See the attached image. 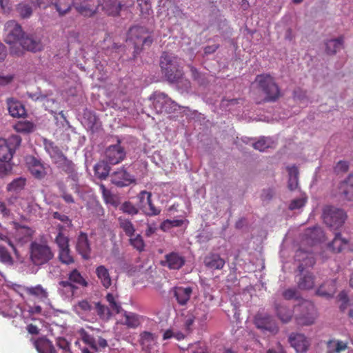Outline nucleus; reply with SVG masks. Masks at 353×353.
<instances>
[{
	"instance_id": "f257e3e1",
	"label": "nucleus",
	"mask_w": 353,
	"mask_h": 353,
	"mask_svg": "<svg viewBox=\"0 0 353 353\" xmlns=\"http://www.w3.org/2000/svg\"><path fill=\"white\" fill-rule=\"evenodd\" d=\"M160 67L163 75L170 83H182L186 88L190 86V82L184 77L180 59L176 56L163 52L160 58Z\"/></svg>"
},
{
	"instance_id": "f03ea898",
	"label": "nucleus",
	"mask_w": 353,
	"mask_h": 353,
	"mask_svg": "<svg viewBox=\"0 0 353 353\" xmlns=\"http://www.w3.org/2000/svg\"><path fill=\"white\" fill-rule=\"evenodd\" d=\"M256 81L259 89L265 94V102H275L281 97V90L274 79L268 74L257 75Z\"/></svg>"
},
{
	"instance_id": "7ed1b4c3",
	"label": "nucleus",
	"mask_w": 353,
	"mask_h": 353,
	"mask_svg": "<svg viewBox=\"0 0 353 353\" xmlns=\"http://www.w3.org/2000/svg\"><path fill=\"white\" fill-rule=\"evenodd\" d=\"M30 252V259L35 265L46 264L54 257V253L46 242L32 241Z\"/></svg>"
},
{
	"instance_id": "20e7f679",
	"label": "nucleus",
	"mask_w": 353,
	"mask_h": 353,
	"mask_svg": "<svg viewBox=\"0 0 353 353\" xmlns=\"http://www.w3.org/2000/svg\"><path fill=\"white\" fill-rule=\"evenodd\" d=\"M323 219L325 224L331 230L337 231L343 225L347 215L342 209L326 206L323 211Z\"/></svg>"
},
{
	"instance_id": "39448f33",
	"label": "nucleus",
	"mask_w": 353,
	"mask_h": 353,
	"mask_svg": "<svg viewBox=\"0 0 353 353\" xmlns=\"http://www.w3.org/2000/svg\"><path fill=\"white\" fill-rule=\"evenodd\" d=\"M295 311V320L299 325H312L317 317L315 306L310 301L302 302L296 307Z\"/></svg>"
},
{
	"instance_id": "423d86ee",
	"label": "nucleus",
	"mask_w": 353,
	"mask_h": 353,
	"mask_svg": "<svg viewBox=\"0 0 353 353\" xmlns=\"http://www.w3.org/2000/svg\"><path fill=\"white\" fill-rule=\"evenodd\" d=\"M128 40L133 43L137 50L144 46H150L153 42V38L149 33L148 29L140 26H135L130 28Z\"/></svg>"
},
{
	"instance_id": "0eeeda50",
	"label": "nucleus",
	"mask_w": 353,
	"mask_h": 353,
	"mask_svg": "<svg viewBox=\"0 0 353 353\" xmlns=\"http://www.w3.org/2000/svg\"><path fill=\"white\" fill-rule=\"evenodd\" d=\"M151 99H153V105L158 112L170 113L176 110V103L163 92H155Z\"/></svg>"
},
{
	"instance_id": "6e6552de",
	"label": "nucleus",
	"mask_w": 353,
	"mask_h": 353,
	"mask_svg": "<svg viewBox=\"0 0 353 353\" xmlns=\"http://www.w3.org/2000/svg\"><path fill=\"white\" fill-rule=\"evenodd\" d=\"M4 31L5 41L9 44L21 43L24 37L21 26L15 21H8L5 25Z\"/></svg>"
},
{
	"instance_id": "1a4fd4ad",
	"label": "nucleus",
	"mask_w": 353,
	"mask_h": 353,
	"mask_svg": "<svg viewBox=\"0 0 353 353\" xmlns=\"http://www.w3.org/2000/svg\"><path fill=\"white\" fill-rule=\"evenodd\" d=\"M105 154L110 164L116 165L125 159L126 152L125 148L121 145V141L119 140L117 144L111 145L106 148Z\"/></svg>"
},
{
	"instance_id": "9d476101",
	"label": "nucleus",
	"mask_w": 353,
	"mask_h": 353,
	"mask_svg": "<svg viewBox=\"0 0 353 353\" xmlns=\"http://www.w3.org/2000/svg\"><path fill=\"white\" fill-rule=\"evenodd\" d=\"M307 264L308 262L302 263L298 267L300 274L297 286L300 290H310L314 285V276L312 272L305 271L304 265Z\"/></svg>"
},
{
	"instance_id": "9b49d317",
	"label": "nucleus",
	"mask_w": 353,
	"mask_h": 353,
	"mask_svg": "<svg viewBox=\"0 0 353 353\" xmlns=\"http://www.w3.org/2000/svg\"><path fill=\"white\" fill-rule=\"evenodd\" d=\"M111 182L118 187L128 186L134 180L132 176L121 167L110 174Z\"/></svg>"
},
{
	"instance_id": "f8f14e48",
	"label": "nucleus",
	"mask_w": 353,
	"mask_h": 353,
	"mask_svg": "<svg viewBox=\"0 0 353 353\" xmlns=\"http://www.w3.org/2000/svg\"><path fill=\"white\" fill-rule=\"evenodd\" d=\"M185 257L178 252H172L165 255L164 260L161 261V265L170 270H179L185 264Z\"/></svg>"
},
{
	"instance_id": "ddd939ff",
	"label": "nucleus",
	"mask_w": 353,
	"mask_h": 353,
	"mask_svg": "<svg viewBox=\"0 0 353 353\" xmlns=\"http://www.w3.org/2000/svg\"><path fill=\"white\" fill-rule=\"evenodd\" d=\"M56 165L58 169L68 175V177L71 179L72 181H77L79 180L77 168L72 161L65 157L64 158H62L61 161H59Z\"/></svg>"
},
{
	"instance_id": "4468645a",
	"label": "nucleus",
	"mask_w": 353,
	"mask_h": 353,
	"mask_svg": "<svg viewBox=\"0 0 353 353\" xmlns=\"http://www.w3.org/2000/svg\"><path fill=\"white\" fill-rule=\"evenodd\" d=\"M255 325L257 328L267 331L272 334H275L279 331V327L276 323L269 315L256 316L255 318Z\"/></svg>"
},
{
	"instance_id": "2eb2a0df",
	"label": "nucleus",
	"mask_w": 353,
	"mask_h": 353,
	"mask_svg": "<svg viewBox=\"0 0 353 353\" xmlns=\"http://www.w3.org/2000/svg\"><path fill=\"white\" fill-rule=\"evenodd\" d=\"M76 248L77 251L81 255L83 259H88L90 258L91 248L86 233L83 232H79L77 239Z\"/></svg>"
},
{
	"instance_id": "dca6fc26",
	"label": "nucleus",
	"mask_w": 353,
	"mask_h": 353,
	"mask_svg": "<svg viewBox=\"0 0 353 353\" xmlns=\"http://www.w3.org/2000/svg\"><path fill=\"white\" fill-rule=\"evenodd\" d=\"M339 195L342 200L353 201V174H350L339 188Z\"/></svg>"
},
{
	"instance_id": "f3484780",
	"label": "nucleus",
	"mask_w": 353,
	"mask_h": 353,
	"mask_svg": "<svg viewBox=\"0 0 353 353\" xmlns=\"http://www.w3.org/2000/svg\"><path fill=\"white\" fill-rule=\"evenodd\" d=\"M289 342L298 353L305 352L310 345L308 340L302 334H291L289 336Z\"/></svg>"
},
{
	"instance_id": "a211bd4d",
	"label": "nucleus",
	"mask_w": 353,
	"mask_h": 353,
	"mask_svg": "<svg viewBox=\"0 0 353 353\" xmlns=\"http://www.w3.org/2000/svg\"><path fill=\"white\" fill-rule=\"evenodd\" d=\"M20 45L23 48L32 52L40 51L43 48L41 39L32 34L24 36L21 40Z\"/></svg>"
},
{
	"instance_id": "6ab92c4d",
	"label": "nucleus",
	"mask_w": 353,
	"mask_h": 353,
	"mask_svg": "<svg viewBox=\"0 0 353 353\" xmlns=\"http://www.w3.org/2000/svg\"><path fill=\"white\" fill-rule=\"evenodd\" d=\"M8 110L12 117H22L26 115V112L22 103L14 98H8L6 100Z\"/></svg>"
},
{
	"instance_id": "aec40b11",
	"label": "nucleus",
	"mask_w": 353,
	"mask_h": 353,
	"mask_svg": "<svg viewBox=\"0 0 353 353\" xmlns=\"http://www.w3.org/2000/svg\"><path fill=\"white\" fill-rule=\"evenodd\" d=\"M27 163L30 173L37 179H41L46 176V171L43 164L34 157H30Z\"/></svg>"
},
{
	"instance_id": "412c9836",
	"label": "nucleus",
	"mask_w": 353,
	"mask_h": 353,
	"mask_svg": "<svg viewBox=\"0 0 353 353\" xmlns=\"http://www.w3.org/2000/svg\"><path fill=\"white\" fill-rule=\"evenodd\" d=\"M173 292L177 303L180 305H185L190 299L192 288L191 287H175Z\"/></svg>"
},
{
	"instance_id": "4be33fe9",
	"label": "nucleus",
	"mask_w": 353,
	"mask_h": 353,
	"mask_svg": "<svg viewBox=\"0 0 353 353\" xmlns=\"http://www.w3.org/2000/svg\"><path fill=\"white\" fill-rule=\"evenodd\" d=\"M334 234V238L327 245V248L333 253H339L348 244L349 241L347 239L342 238L339 232H336Z\"/></svg>"
},
{
	"instance_id": "5701e85b",
	"label": "nucleus",
	"mask_w": 353,
	"mask_h": 353,
	"mask_svg": "<svg viewBox=\"0 0 353 353\" xmlns=\"http://www.w3.org/2000/svg\"><path fill=\"white\" fill-rule=\"evenodd\" d=\"M336 291V282L335 280L327 281L321 285L316 290V294L325 297L330 298L334 296Z\"/></svg>"
},
{
	"instance_id": "b1692460",
	"label": "nucleus",
	"mask_w": 353,
	"mask_h": 353,
	"mask_svg": "<svg viewBox=\"0 0 353 353\" xmlns=\"http://www.w3.org/2000/svg\"><path fill=\"white\" fill-rule=\"evenodd\" d=\"M95 273L101 284L108 289L112 285V279L109 270L103 265H100L96 268Z\"/></svg>"
},
{
	"instance_id": "393cba45",
	"label": "nucleus",
	"mask_w": 353,
	"mask_h": 353,
	"mask_svg": "<svg viewBox=\"0 0 353 353\" xmlns=\"http://www.w3.org/2000/svg\"><path fill=\"white\" fill-rule=\"evenodd\" d=\"M204 263L209 269L221 270L225 265V261L219 254H212L205 258Z\"/></svg>"
},
{
	"instance_id": "a878e982",
	"label": "nucleus",
	"mask_w": 353,
	"mask_h": 353,
	"mask_svg": "<svg viewBox=\"0 0 353 353\" xmlns=\"http://www.w3.org/2000/svg\"><path fill=\"white\" fill-rule=\"evenodd\" d=\"M34 345L38 353H57L53 344L48 339L39 338L34 341Z\"/></svg>"
},
{
	"instance_id": "bb28decb",
	"label": "nucleus",
	"mask_w": 353,
	"mask_h": 353,
	"mask_svg": "<svg viewBox=\"0 0 353 353\" xmlns=\"http://www.w3.org/2000/svg\"><path fill=\"white\" fill-rule=\"evenodd\" d=\"M344 37L341 36L336 39L325 41V51L328 54H335L340 49L343 48Z\"/></svg>"
},
{
	"instance_id": "cd10ccee",
	"label": "nucleus",
	"mask_w": 353,
	"mask_h": 353,
	"mask_svg": "<svg viewBox=\"0 0 353 353\" xmlns=\"http://www.w3.org/2000/svg\"><path fill=\"white\" fill-rule=\"evenodd\" d=\"M274 307L278 318L283 323H286L291 321L293 312L290 308L279 303H275Z\"/></svg>"
},
{
	"instance_id": "c85d7f7f",
	"label": "nucleus",
	"mask_w": 353,
	"mask_h": 353,
	"mask_svg": "<svg viewBox=\"0 0 353 353\" xmlns=\"http://www.w3.org/2000/svg\"><path fill=\"white\" fill-rule=\"evenodd\" d=\"M110 167L108 162L100 161L94 166V175L101 180H105L108 176Z\"/></svg>"
},
{
	"instance_id": "c756f323",
	"label": "nucleus",
	"mask_w": 353,
	"mask_h": 353,
	"mask_svg": "<svg viewBox=\"0 0 353 353\" xmlns=\"http://www.w3.org/2000/svg\"><path fill=\"white\" fill-rule=\"evenodd\" d=\"M347 348V343L336 339L327 342V353H341Z\"/></svg>"
},
{
	"instance_id": "7c9ffc66",
	"label": "nucleus",
	"mask_w": 353,
	"mask_h": 353,
	"mask_svg": "<svg viewBox=\"0 0 353 353\" xmlns=\"http://www.w3.org/2000/svg\"><path fill=\"white\" fill-rule=\"evenodd\" d=\"M46 149L54 164L65 157L61 149L52 142L46 145Z\"/></svg>"
},
{
	"instance_id": "2f4dec72",
	"label": "nucleus",
	"mask_w": 353,
	"mask_h": 353,
	"mask_svg": "<svg viewBox=\"0 0 353 353\" xmlns=\"http://www.w3.org/2000/svg\"><path fill=\"white\" fill-rule=\"evenodd\" d=\"M14 152L7 145L5 139H0V161L8 162L13 157Z\"/></svg>"
},
{
	"instance_id": "473e14b6",
	"label": "nucleus",
	"mask_w": 353,
	"mask_h": 353,
	"mask_svg": "<svg viewBox=\"0 0 353 353\" xmlns=\"http://www.w3.org/2000/svg\"><path fill=\"white\" fill-rule=\"evenodd\" d=\"M155 336L149 332H143L140 335V344L143 351L148 352L150 347L154 343Z\"/></svg>"
},
{
	"instance_id": "72a5a7b5",
	"label": "nucleus",
	"mask_w": 353,
	"mask_h": 353,
	"mask_svg": "<svg viewBox=\"0 0 353 353\" xmlns=\"http://www.w3.org/2000/svg\"><path fill=\"white\" fill-rule=\"evenodd\" d=\"M289 173V179L288 187L291 191L294 190L298 187L299 184V171L296 166H292L288 168Z\"/></svg>"
},
{
	"instance_id": "f704fd0d",
	"label": "nucleus",
	"mask_w": 353,
	"mask_h": 353,
	"mask_svg": "<svg viewBox=\"0 0 353 353\" xmlns=\"http://www.w3.org/2000/svg\"><path fill=\"white\" fill-rule=\"evenodd\" d=\"M68 279L74 285H78L82 287H87L88 285V283L77 269H74L68 274Z\"/></svg>"
},
{
	"instance_id": "c9c22d12",
	"label": "nucleus",
	"mask_w": 353,
	"mask_h": 353,
	"mask_svg": "<svg viewBox=\"0 0 353 353\" xmlns=\"http://www.w3.org/2000/svg\"><path fill=\"white\" fill-rule=\"evenodd\" d=\"M118 221L119 227L128 236H134L135 229L132 223L129 219L120 216L118 219Z\"/></svg>"
},
{
	"instance_id": "e433bc0d",
	"label": "nucleus",
	"mask_w": 353,
	"mask_h": 353,
	"mask_svg": "<svg viewBox=\"0 0 353 353\" xmlns=\"http://www.w3.org/2000/svg\"><path fill=\"white\" fill-rule=\"evenodd\" d=\"M26 292L32 296L38 297L40 299H46L48 298V292L41 285L34 287H27L25 289Z\"/></svg>"
},
{
	"instance_id": "4c0bfd02",
	"label": "nucleus",
	"mask_w": 353,
	"mask_h": 353,
	"mask_svg": "<svg viewBox=\"0 0 353 353\" xmlns=\"http://www.w3.org/2000/svg\"><path fill=\"white\" fill-rule=\"evenodd\" d=\"M125 321L124 325L130 328H136L140 325L139 316L138 314L132 312H124Z\"/></svg>"
},
{
	"instance_id": "58836bf2",
	"label": "nucleus",
	"mask_w": 353,
	"mask_h": 353,
	"mask_svg": "<svg viewBox=\"0 0 353 353\" xmlns=\"http://www.w3.org/2000/svg\"><path fill=\"white\" fill-rule=\"evenodd\" d=\"M57 228L59 229V232L54 240L56 244L59 247V250L69 248V239L62 232L63 227L61 225H58Z\"/></svg>"
},
{
	"instance_id": "ea45409f",
	"label": "nucleus",
	"mask_w": 353,
	"mask_h": 353,
	"mask_svg": "<svg viewBox=\"0 0 353 353\" xmlns=\"http://www.w3.org/2000/svg\"><path fill=\"white\" fill-rule=\"evenodd\" d=\"M208 313V308L207 305L201 304L194 308L192 314L194 316L196 321L202 323L207 319Z\"/></svg>"
},
{
	"instance_id": "a19ab883",
	"label": "nucleus",
	"mask_w": 353,
	"mask_h": 353,
	"mask_svg": "<svg viewBox=\"0 0 353 353\" xmlns=\"http://www.w3.org/2000/svg\"><path fill=\"white\" fill-rule=\"evenodd\" d=\"M274 143L271 138L262 137L253 143V147L256 150L263 152L267 148H272Z\"/></svg>"
},
{
	"instance_id": "79ce46f5",
	"label": "nucleus",
	"mask_w": 353,
	"mask_h": 353,
	"mask_svg": "<svg viewBox=\"0 0 353 353\" xmlns=\"http://www.w3.org/2000/svg\"><path fill=\"white\" fill-rule=\"evenodd\" d=\"M34 125L28 121H18L14 125V129L21 133H29L33 131Z\"/></svg>"
},
{
	"instance_id": "37998d69",
	"label": "nucleus",
	"mask_w": 353,
	"mask_h": 353,
	"mask_svg": "<svg viewBox=\"0 0 353 353\" xmlns=\"http://www.w3.org/2000/svg\"><path fill=\"white\" fill-rule=\"evenodd\" d=\"M74 307L77 314H88L92 309L90 302L85 299L79 301Z\"/></svg>"
},
{
	"instance_id": "c03bdc74",
	"label": "nucleus",
	"mask_w": 353,
	"mask_h": 353,
	"mask_svg": "<svg viewBox=\"0 0 353 353\" xmlns=\"http://www.w3.org/2000/svg\"><path fill=\"white\" fill-rule=\"evenodd\" d=\"M81 339L82 341L86 345H89L90 348L97 351L98 347L95 339L90 334H89L85 330H81L79 332Z\"/></svg>"
},
{
	"instance_id": "a18cd8bd",
	"label": "nucleus",
	"mask_w": 353,
	"mask_h": 353,
	"mask_svg": "<svg viewBox=\"0 0 353 353\" xmlns=\"http://www.w3.org/2000/svg\"><path fill=\"white\" fill-rule=\"evenodd\" d=\"M54 5L60 15L66 14L71 8L70 0H57Z\"/></svg>"
},
{
	"instance_id": "49530a36",
	"label": "nucleus",
	"mask_w": 353,
	"mask_h": 353,
	"mask_svg": "<svg viewBox=\"0 0 353 353\" xmlns=\"http://www.w3.org/2000/svg\"><path fill=\"white\" fill-rule=\"evenodd\" d=\"M151 198L152 194L150 192L145 190L141 191L137 196L138 207L143 211L144 208H147V203H149Z\"/></svg>"
},
{
	"instance_id": "de8ad7c7",
	"label": "nucleus",
	"mask_w": 353,
	"mask_h": 353,
	"mask_svg": "<svg viewBox=\"0 0 353 353\" xmlns=\"http://www.w3.org/2000/svg\"><path fill=\"white\" fill-rule=\"evenodd\" d=\"M59 259L62 263L70 265L74 263V259L70 254V248L59 250Z\"/></svg>"
},
{
	"instance_id": "09e8293b",
	"label": "nucleus",
	"mask_w": 353,
	"mask_h": 353,
	"mask_svg": "<svg viewBox=\"0 0 353 353\" xmlns=\"http://www.w3.org/2000/svg\"><path fill=\"white\" fill-rule=\"evenodd\" d=\"M0 262L7 265H12L14 263L13 258L7 249L0 245Z\"/></svg>"
},
{
	"instance_id": "8fccbe9b",
	"label": "nucleus",
	"mask_w": 353,
	"mask_h": 353,
	"mask_svg": "<svg viewBox=\"0 0 353 353\" xmlns=\"http://www.w3.org/2000/svg\"><path fill=\"white\" fill-rule=\"evenodd\" d=\"M26 185V179L22 177L17 178L10 183L7 186L8 191H19Z\"/></svg>"
},
{
	"instance_id": "3c124183",
	"label": "nucleus",
	"mask_w": 353,
	"mask_h": 353,
	"mask_svg": "<svg viewBox=\"0 0 353 353\" xmlns=\"http://www.w3.org/2000/svg\"><path fill=\"white\" fill-rule=\"evenodd\" d=\"M130 243L132 246L139 252L144 250L145 243L142 236L140 234L131 236L130 237Z\"/></svg>"
},
{
	"instance_id": "603ef678",
	"label": "nucleus",
	"mask_w": 353,
	"mask_h": 353,
	"mask_svg": "<svg viewBox=\"0 0 353 353\" xmlns=\"http://www.w3.org/2000/svg\"><path fill=\"white\" fill-rule=\"evenodd\" d=\"M105 7L108 14L117 16L119 14L122 5L120 3H117L116 0H114L110 5L105 3Z\"/></svg>"
},
{
	"instance_id": "864d4df0",
	"label": "nucleus",
	"mask_w": 353,
	"mask_h": 353,
	"mask_svg": "<svg viewBox=\"0 0 353 353\" xmlns=\"http://www.w3.org/2000/svg\"><path fill=\"white\" fill-rule=\"evenodd\" d=\"M59 285L63 290H65L66 293L71 296H73L78 289V287L74 285L69 279L67 281H61L59 283Z\"/></svg>"
},
{
	"instance_id": "5fc2aeb1",
	"label": "nucleus",
	"mask_w": 353,
	"mask_h": 353,
	"mask_svg": "<svg viewBox=\"0 0 353 353\" xmlns=\"http://www.w3.org/2000/svg\"><path fill=\"white\" fill-rule=\"evenodd\" d=\"M59 285L63 290H65L66 293L71 296H73L78 289V287L74 285L69 279L67 281H61L59 283Z\"/></svg>"
},
{
	"instance_id": "6e6d98bb",
	"label": "nucleus",
	"mask_w": 353,
	"mask_h": 353,
	"mask_svg": "<svg viewBox=\"0 0 353 353\" xmlns=\"http://www.w3.org/2000/svg\"><path fill=\"white\" fill-rule=\"evenodd\" d=\"M7 145L15 152L21 143V138L19 135L12 134L6 139Z\"/></svg>"
},
{
	"instance_id": "4d7b16f0",
	"label": "nucleus",
	"mask_w": 353,
	"mask_h": 353,
	"mask_svg": "<svg viewBox=\"0 0 353 353\" xmlns=\"http://www.w3.org/2000/svg\"><path fill=\"white\" fill-rule=\"evenodd\" d=\"M120 210L123 213L132 216L137 214L139 212L138 208L135 207L134 205L130 201H125L124 203H123L120 207Z\"/></svg>"
},
{
	"instance_id": "13d9d810",
	"label": "nucleus",
	"mask_w": 353,
	"mask_h": 353,
	"mask_svg": "<svg viewBox=\"0 0 353 353\" xmlns=\"http://www.w3.org/2000/svg\"><path fill=\"white\" fill-rule=\"evenodd\" d=\"M74 5L77 10L83 16L91 17L95 12V11L92 8H90L87 5H79L77 3V0H74Z\"/></svg>"
},
{
	"instance_id": "bf43d9fd",
	"label": "nucleus",
	"mask_w": 353,
	"mask_h": 353,
	"mask_svg": "<svg viewBox=\"0 0 353 353\" xmlns=\"http://www.w3.org/2000/svg\"><path fill=\"white\" fill-rule=\"evenodd\" d=\"M96 310L97 314L100 316L101 319H109L112 315V312L110 311V309L100 303H97L96 304Z\"/></svg>"
},
{
	"instance_id": "052dcab7",
	"label": "nucleus",
	"mask_w": 353,
	"mask_h": 353,
	"mask_svg": "<svg viewBox=\"0 0 353 353\" xmlns=\"http://www.w3.org/2000/svg\"><path fill=\"white\" fill-rule=\"evenodd\" d=\"M143 212L147 216H152L159 215L161 212V209L156 208L152 201V198L150 199L149 203H147V208H144Z\"/></svg>"
},
{
	"instance_id": "680f3d73",
	"label": "nucleus",
	"mask_w": 353,
	"mask_h": 353,
	"mask_svg": "<svg viewBox=\"0 0 353 353\" xmlns=\"http://www.w3.org/2000/svg\"><path fill=\"white\" fill-rule=\"evenodd\" d=\"M17 10L22 18L29 17L32 12V8L28 4L20 3L18 5Z\"/></svg>"
},
{
	"instance_id": "e2e57ef3",
	"label": "nucleus",
	"mask_w": 353,
	"mask_h": 353,
	"mask_svg": "<svg viewBox=\"0 0 353 353\" xmlns=\"http://www.w3.org/2000/svg\"><path fill=\"white\" fill-rule=\"evenodd\" d=\"M106 300L109 303L110 310H112L113 312L119 314L120 312L121 306L115 301L114 295L112 294L108 293L106 296Z\"/></svg>"
},
{
	"instance_id": "0e129e2a",
	"label": "nucleus",
	"mask_w": 353,
	"mask_h": 353,
	"mask_svg": "<svg viewBox=\"0 0 353 353\" xmlns=\"http://www.w3.org/2000/svg\"><path fill=\"white\" fill-rule=\"evenodd\" d=\"M295 258L299 261H304L305 259H306L307 261H308L311 265H313L314 263V259L312 257L309 256V254L305 252L301 249H299L296 252Z\"/></svg>"
},
{
	"instance_id": "69168bd1",
	"label": "nucleus",
	"mask_w": 353,
	"mask_h": 353,
	"mask_svg": "<svg viewBox=\"0 0 353 353\" xmlns=\"http://www.w3.org/2000/svg\"><path fill=\"white\" fill-rule=\"evenodd\" d=\"M188 350L192 353H208L206 346L201 342L190 345Z\"/></svg>"
},
{
	"instance_id": "338daca9",
	"label": "nucleus",
	"mask_w": 353,
	"mask_h": 353,
	"mask_svg": "<svg viewBox=\"0 0 353 353\" xmlns=\"http://www.w3.org/2000/svg\"><path fill=\"white\" fill-rule=\"evenodd\" d=\"M306 203L305 197H301L292 200L289 205V208L291 210H296L302 208Z\"/></svg>"
},
{
	"instance_id": "774afa93",
	"label": "nucleus",
	"mask_w": 353,
	"mask_h": 353,
	"mask_svg": "<svg viewBox=\"0 0 353 353\" xmlns=\"http://www.w3.org/2000/svg\"><path fill=\"white\" fill-rule=\"evenodd\" d=\"M349 169V164L345 161H340L337 163L334 168V170L336 173H345L347 172Z\"/></svg>"
}]
</instances>
